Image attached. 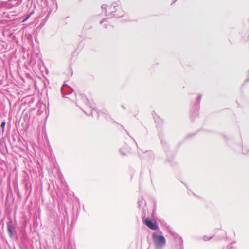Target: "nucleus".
Listing matches in <instances>:
<instances>
[{
	"label": "nucleus",
	"instance_id": "22",
	"mask_svg": "<svg viewBox=\"0 0 249 249\" xmlns=\"http://www.w3.org/2000/svg\"><path fill=\"white\" fill-rule=\"evenodd\" d=\"M176 0H174V1L173 2V3H174V2H176Z\"/></svg>",
	"mask_w": 249,
	"mask_h": 249
},
{
	"label": "nucleus",
	"instance_id": "5",
	"mask_svg": "<svg viewBox=\"0 0 249 249\" xmlns=\"http://www.w3.org/2000/svg\"><path fill=\"white\" fill-rule=\"evenodd\" d=\"M202 95H199L197 99V101L196 103L194 105L193 107V109L194 110L193 114L196 116L198 114V111L199 110L200 108V103L201 100Z\"/></svg>",
	"mask_w": 249,
	"mask_h": 249
},
{
	"label": "nucleus",
	"instance_id": "10",
	"mask_svg": "<svg viewBox=\"0 0 249 249\" xmlns=\"http://www.w3.org/2000/svg\"><path fill=\"white\" fill-rule=\"evenodd\" d=\"M8 231L9 232V233L10 234V236H12V235H13V233H12V231L11 230V229L10 228V227H8Z\"/></svg>",
	"mask_w": 249,
	"mask_h": 249
},
{
	"label": "nucleus",
	"instance_id": "9",
	"mask_svg": "<svg viewBox=\"0 0 249 249\" xmlns=\"http://www.w3.org/2000/svg\"><path fill=\"white\" fill-rule=\"evenodd\" d=\"M94 110H95L97 112V114H98V115H99V116H100V115L102 116L106 115V114L103 112H101V113H100L98 112V111H97L95 109V108H94Z\"/></svg>",
	"mask_w": 249,
	"mask_h": 249
},
{
	"label": "nucleus",
	"instance_id": "13",
	"mask_svg": "<svg viewBox=\"0 0 249 249\" xmlns=\"http://www.w3.org/2000/svg\"><path fill=\"white\" fill-rule=\"evenodd\" d=\"M31 15V14H29V15L26 17V18L25 19H24V20H23V21H22V22H25V21H26V20H27L29 18V17H30Z\"/></svg>",
	"mask_w": 249,
	"mask_h": 249
},
{
	"label": "nucleus",
	"instance_id": "19",
	"mask_svg": "<svg viewBox=\"0 0 249 249\" xmlns=\"http://www.w3.org/2000/svg\"><path fill=\"white\" fill-rule=\"evenodd\" d=\"M122 107L124 109H125V107H124V106H122Z\"/></svg>",
	"mask_w": 249,
	"mask_h": 249
},
{
	"label": "nucleus",
	"instance_id": "18",
	"mask_svg": "<svg viewBox=\"0 0 249 249\" xmlns=\"http://www.w3.org/2000/svg\"><path fill=\"white\" fill-rule=\"evenodd\" d=\"M181 249H183V245L181 244L180 246Z\"/></svg>",
	"mask_w": 249,
	"mask_h": 249
},
{
	"label": "nucleus",
	"instance_id": "21",
	"mask_svg": "<svg viewBox=\"0 0 249 249\" xmlns=\"http://www.w3.org/2000/svg\"><path fill=\"white\" fill-rule=\"evenodd\" d=\"M125 131L126 132V133H127V134L129 135V133H128V132L127 131V130H125Z\"/></svg>",
	"mask_w": 249,
	"mask_h": 249
},
{
	"label": "nucleus",
	"instance_id": "16",
	"mask_svg": "<svg viewBox=\"0 0 249 249\" xmlns=\"http://www.w3.org/2000/svg\"><path fill=\"white\" fill-rule=\"evenodd\" d=\"M106 21H107L106 19L102 20V21H100V24H102L103 23H104Z\"/></svg>",
	"mask_w": 249,
	"mask_h": 249
},
{
	"label": "nucleus",
	"instance_id": "20",
	"mask_svg": "<svg viewBox=\"0 0 249 249\" xmlns=\"http://www.w3.org/2000/svg\"><path fill=\"white\" fill-rule=\"evenodd\" d=\"M134 140V141L136 143V145H137V142H136L135 141V140L133 139Z\"/></svg>",
	"mask_w": 249,
	"mask_h": 249
},
{
	"label": "nucleus",
	"instance_id": "15",
	"mask_svg": "<svg viewBox=\"0 0 249 249\" xmlns=\"http://www.w3.org/2000/svg\"><path fill=\"white\" fill-rule=\"evenodd\" d=\"M148 154H149L150 156H151V157L152 158V159H153V157H154V155H153V152H151V151H149V152H148Z\"/></svg>",
	"mask_w": 249,
	"mask_h": 249
},
{
	"label": "nucleus",
	"instance_id": "4",
	"mask_svg": "<svg viewBox=\"0 0 249 249\" xmlns=\"http://www.w3.org/2000/svg\"><path fill=\"white\" fill-rule=\"evenodd\" d=\"M130 147L125 143L119 149V153L122 156H127L130 153Z\"/></svg>",
	"mask_w": 249,
	"mask_h": 249
},
{
	"label": "nucleus",
	"instance_id": "8",
	"mask_svg": "<svg viewBox=\"0 0 249 249\" xmlns=\"http://www.w3.org/2000/svg\"><path fill=\"white\" fill-rule=\"evenodd\" d=\"M5 122H2L1 124V127L2 128V131L3 132L4 130V127H5Z\"/></svg>",
	"mask_w": 249,
	"mask_h": 249
},
{
	"label": "nucleus",
	"instance_id": "7",
	"mask_svg": "<svg viewBox=\"0 0 249 249\" xmlns=\"http://www.w3.org/2000/svg\"><path fill=\"white\" fill-rule=\"evenodd\" d=\"M223 249H235V248L233 247L232 244H231L224 248Z\"/></svg>",
	"mask_w": 249,
	"mask_h": 249
},
{
	"label": "nucleus",
	"instance_id": "17",
	"mask_svg": "<svg viewBox=\"0 0 249 249\" xmlns=\"http://www.w3.org/2000/svg\"><path fill=\"white\" fill-rule=\"evenodd\" d=\"M167 160L168 161V162H172V160H170L169 159V158H167Z\"/></svg>",
	"mask_w": 249,
	"mask_h": 249
},
{
	"label": "nucleus",
	"instance_id": "1",
	"mask_svg": "<svg viewBox=\"0 0 249 249\" xmlns=\"http://www.w3.org/2000/svg\"><path fill=\"white\" fill-rule=\"evenodd\" d=\"M102 12L108 18L115 17L120 18L124 15V12L122 10L118 2H114L111 5L107 6L103 4L101 6Z\"/></svg>",
	"mask_w": 249,
	"mask_h": 249
},
{
	"label": "nucleus",
	"instance_id": "11",
	"mask_svg": "<svg viewBox=\"0 0 249 249\" xmlns=\"http://www.w3.org/2000/svg\"><path fill=\"white\" fill-rule=\"evenodd\" d=\"M212 238V237H208L207 236H204L203 237V239L205 241H208L210 239H211Z\"/></svg>",
	"mask_w": 249,
	"mask_h": 249
},
{
	"label": "nucleus",
	"instance_id": "14",
	"mask_svg": "<svg viewBox=\"0 0 249 249\" xmlns=\"http://www.w3.org/2000/svg\"><path fill=\"white\" fill-rule=\"evenodd\" d=\"M159 138L160 139V141H161V142L162 144H163V142L162 139L161 138L160 134V133H159Z\"/></svg>",
	"mask_w": 249,
	"mask_h": 249
},
{
	"label": "nucleus",
	"instance_id": "12",
	"mask_svg": "<svg viewBox=\"0 0 249 249\" xmlns=\"http://www.w3.org/2000/svg\"><path fill=\"white\" fill-rule=\"evenodd\" d=\"M104 27H105V28L106 29H107V28H108V27H111V25H109V24H106H106H105L104 25Z\"/></svg>",
	"mask_w": 249,
	"mask_h": 249
},
{
	"label": "nucleus",
	"instance_id": "3",
	"mask_svg": "<svg viewBox=\"0 0 249 249\" xmlns=\"http://www.w3.org/2000/svg\"><path fill=\"white\" fill-rule=\"evenodd\" d=\"M143 223L149 228L153 230H159V226L156 222H153L149 218H147L144 220Z\"/></svg>",
	"mask_w": 249,
	"mask_h": 249
},
{
	"label": "nucleus",
	"instance_id": "2",
	"mask_svg": "<svg viewBox=\"0 0 249 249\" xmlns=\"http://www.w3.org/2000/svg\"><path fill=\"white\" fill-rule=\"evenodd\" d=\"M162 233L160 231L158 232H154L152 235L155 249H163L166 245L165 238Z\"/></svg>",
	"mask_w": 249,
	"mask_h": 249
},
{
	"label": "nucleus",
	"instance_id": "6",
	"mask_svg": "<svg viewBox=\"0 0 249 249\" xmlns=\"http://www.w3.org/2000/svg\"><path fill=\"white\" fill-rule=\"evenodd\" d=\"M138 204L139 207H141L142 206L145 204V202L144 200L142 198L138 201Z\"/></svg>",
	"mask_w": 249,
	"mask_h": 249
}]
</instances>
